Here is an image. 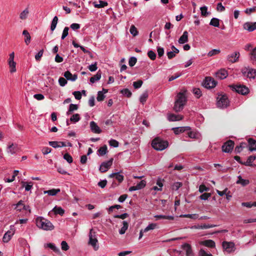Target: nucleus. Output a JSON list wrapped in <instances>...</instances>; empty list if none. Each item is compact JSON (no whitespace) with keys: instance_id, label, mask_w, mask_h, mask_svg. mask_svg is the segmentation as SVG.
I'll list each match as a JSON object with an SVG mask.
<instances>
[{"instance_id":"obj_1","label":"nucleus","mask_w":256,"mask_h":256,"mask_svg":"<svg viewBox=\"0 0 256 256\" xmlns=\"http://www.w3.org/2000/svg\"><path fill=\"white\" fill-rule=\"evenodd\" d=\"M186 90H184L178 94L174 106V110L176 112H179L184 108L187 100L186 96Z\"/></svg>"},{"instance_id":"obj_2","label":"nucleus","mask_w":256,"mask_h":256,"mask_svg":"<svg viewBox=\"0 0 256 256\" xmlns=\"http://www.w3.org/2000/svg\"><path fill=\"white\" fill-rule=\"evenodd\" d=\"M36 224L38 227L45 230H52L54 228V226L48 220L40 216L36 220Z\"/></svg>"},{"instance_id":"obj_3","label":"nucleus","mask_w":256,"mask_h":256,"mask_svg":"<svg viewBox=\"0 0 256 256\" xmlns=\"http://www.w3.org/2000/svg\"><path fill=\"white\" fill-rule=\"evenodd\" d=\"M168 143L166 140H164L158 138L152 140V148L157 150H162L168 146Z\"/></svg>"},{"instance_id":"obj_4","label":"nucleus","mask_w":256,"mask_h":256,"mask_svg":"<svg viewBox=\"0 0 256 256\" xmlns=\"http://www.w3.org/2000/svg\"><path fill=\"white\" fill-rule=\"evenodd\" d=\"M88 236L89 240L88 244L92 246L95 250H97L99 248L98 244V240L96 237V232L94 231L93 229L92 228L90 230Z\"/></svg>"},{"instance_id":"obj_5","label":"nucleus","mask_w":256,"mask_h":256,"mask_svg":"<svg viewBox=\"0 0 256 256\" xmlns=\"http://www.w3.org/2000/svg\"><path fill=\"white\" fill-rule=\"evenodd\" d=\"M229 105V100L226 95L219 94L217 97V106L220 108H226Z\"/></svg>"},{"instance_id":"obj_6","label":"nucleus","mask_w":256,"mask_h":256,"mask_svg":"<svg viewBox=\"0 0 256 256\" xmlns=\"http://www.w3.org/2000/svg\"><path fill=\"white\" fill-rule=\"evenodd\" d=\"M230 87L233 91L241 94L242 95H246L249 92V89L248 87L244 85H230Z\"/></svg>"},{"instance_id":"obj_7","label":"nucleus","mask_w":256,"mask_h":256,"mask_svg":"<svg viewBox=\"0 0 256 256\" xmlns=\"http://www.w3.org/2000/svg\"><path fill=\"white\" fill-rule=\"evenodd\" d=\"M242 72L244 76L250 78H254L256 76V70L249 68H244L242 70Z\"/></svg>"},{"instance_id":"obj_8","label":"nucleus","mask_w":256,"mask_h":256,"mask_svg":"<svg viewBox=\"0 0 256 256\" xmlns=\"http://www.w3.org/2000/svg\"><path fill=\"white\" fill-rule=\"evenodd\" d=\"M217 82L211 77H206L202 82L203 86L206 88H212L216 86Z\"/></svg>"},{"instance_id":"obj_9","label":"nucleus","mask_w":256,"mask_h":256,"mask_svg":"<svg viewBox=\"0 0 256 256\" xmlns=\"http://www.w3.org/2000/svg\"><path fill=\"white\" fill-rule=\"evenodd\" d=\"M113 160L114 158H111L109 160L102 162L100 167V172L102 173L107 172L112 166Z\"/></svg>"},{"instance_id":"obj_10","label":"nucleus","mask_w":256,"mask_h":256,"mask_svg":"<svg viewBox=\"0 0 256 256\" xmlns=\"http://www.w3.org/2000/svg\"><path fill=\"white\" fill-rule=\"evenodd\" d=\"M234 143L232 140H228L225 142L222 146V150L224 152H230L234 146Z\"/></svg>"},{"instance_id":"obj_11","label":"nucleus","mask_w":256,"mask_h":256,"mask_svg":"<svg viewBox=\"0 0 256 256\" xmlns=\"http://www.w3.org/2000/svg\"><path fill=\"white\" fill-rule=\"evenodd\" d=\"M223 248L228 253H230L234 251V244L232 242H228L224 241L222 244Z\"/></svg>"},{"instance_id":"obj_12","label":"nucleus","mask_w":256,"mask_h":256,"mask_svg":"<svg viewBox=\"0 0 256 256\" xmlns=\"http://www.w3.org/2000/svg\"><path fill=\"white\" fill-rule=\"evenodd\" d=\"M240 56V54L238 52H236L232 54H228L227 56V60L232 62V63H234L237 62L238 60V58Z\"/></svg>"},{"instance_id":"obj_13","label":"nucleus","mask_w":256,"mask_h":256,"mask_svg":"<svg viewBox=\"0 0 256 256\" xmlns=\"http://www.w3.org/2000/svg\"><path fill=\"white\" fill-rule=\"evenodd\" d=\"M243 28L244 30H247L248 32H252L254 30H256V22H245L243 25Z\"/></svg>"},{"instance_id":"obj_14","label":"nucleus","mask_w":256,"mask_h":256,"mask_svg":"<svg viewBox=\"0 0 256 256\" xmlns=\"http://www.w3.org/2000/svg\"><path fill=\"white\" fill-rule=\"evenodd\" d=\"M90 130L92 132L95 134H100L102 132V130L100 127L98 126L96 123L94 121H92L90 124Z\"/></svg>"},{"instance_id":"obj_15","label":"nucleus","mask_w":256,"mask_h":256,"mask_svg":"<svg viewBox=\"0 0 256 256\" xmlns=\"http://www.w3.org/2000/svg\"><path fill=\"white\" fill-rule=\"evenodd\" d=\"M172 130L176 134H178L180 133L184 132L186 131H189L190 130V126H183L172 128Z\"/></svg>"},{"instance_id":"obj_16","label":"nucleus","mask_w":256,"mask_h":256,"mask_svg":"<svg viewBox=\"0 0 256 256\" xmlns=\"http://www.w3.org/2000/svg\"><path fill=\"white\" fill-rule=\"evenodd\" d=\"M182 248L186 252V256H193V252L190 244L185 243L182 246Z\"/></svg>"},{"instance_id":"obj_17","label":"nucleus","mask_w":256,"mask_h":256,"mask_svg":"<svg viewBox=\"0 0 256 256\" xmlns=\"http://www.w3.org/2000/svg\"><path fill=\"white\" fill-rule=\"evenodd\" d=\"M228 75V72L224 69H221L216 73V76L220 80L226 78Z\"/></svg>"},{"instance_id":"obj_18","label":"nucleus","mask_w":256,"mask_h":256,"mask_svg":"<svg viewBox=\"0 0 256 256\" xmlns=\"http://www.w3.org/2000/svg\"><path fill=\"white\" fill-rule=\"evenodd\" d=\"M64 76L66 78L67 80H70L72 81H75L78 78L77 74H72L68 70H67L66 72H64Z\"/></svg>"},{"instance_id":"obj_19","label":"nucleus","mask_w":256,"mask_h":256,"mask_svg":"<svg viewBox=\"0 0 256 256\" xmlns=\"http://www.w3.org/2000/svg\"><path fill=\"white\" fill-rule=\"evenodd\" d=\"M19 150V148L16 144H12L10 145L8 148V152L11 154L16 153Z\"/></svg>"},{"instance_id":"obj_20","label":"nucleus","mask_w":256,"mask_h":256,"mask_svg":"<svg viewBox=\"0 0 256 256\" xmlns=\"http://www.w3.org/2000/svg\"><path fill=\"white\" fill-rule=\"evenodd\" d=\"M14 230L8 231L4 236L2 240L4 242H8L11 239L12 236L14 234Z\"/></svg>"},{"instance_id":"obj_21","label":"nucleus","mask_w":256,"mask_h":256,"mask_svg":"<svg viewBox=\"0 0 256 256\" xmlns=\"http://www.w3.org/2000/svg\"><path fill=\"white\" fill-rule=\"evenodd\" d=\"M188 32L184 31L182 35L178 39V42L180 44H183L188 42Z\"/></svg>"},{"instance_id":"obj_22","label":"nucleus","mask_w":256,"mask_h":256,"mask_svg":"<svg viewBox=\"0 0 256 256\" xmlns=\"http://www.w3.org/2000/svg\"><path fill=\"white\" fill-rule=\"evenodd\" d=\"M108 177L110 178H115L120 183L122 182L124 180V176L120 174L119 172L112 173L109 175Z\"/></svg>"},{"instance_id":"obj_23","label":"nucleus","mask_w":256,"mask_h":256,"mask_svg":"<svg viewBox=\"0 0 256 256\" xmlns=\"http://www.w3.org/2000/svg\"><path fill=\"white\" fill-rule=\"evenodd\" d=\"M30 14L28 8H26L23 11H22L20 14V18L22 20H26Z\"/></svg>"},{"instance_id":"obj_24","label":"nucleus","mask_w":256,"mask_h":256,"mask_svg":"<svg viewBox=\"0 0 256 256\" xmlns=\"http://www.w3.org/2000/svg\"><path fill=\"white\" fill-rule=\"evenodd\" d=\"M249 150L250 151L256 150V140L253 138H250L248 140Z\"/></svg>"},{"instance_id":"obj_25","label":"nucleus","mask_w":256,"mask_h":256,"mask_svg":"<svg viewBox=\"0 0 256 256\" xmlns=\"http://www.w3.org/2000/svg\"><path fill=\"white\" fill-rule=\"evenodd\" d=\"M60 192V188H52L50 190L44 191V194H47L49 196H56L57 194L59 193Z\"/></svg>"},{"instance_id":"obj_26","label":"nucleus","mask_w":256,"mask_h":256,"mask_svg":"<svg viewBox=\"0 0 256 256\" xmlns=\"http://www.w3.org/2000/svg\"><path fill=\"white\" fill-rule=\"evenodd\" d=\"M256 159V156H248V158L247 161L246 162H244V165L246 166H252V162Z\"/></svg>"},{"instance_id":"obj_27","label":"nucleus","mask_w":256,"mask_h":256,"mask_svg":"<svg viewBox=\"0 0 256 256\" xmlns=\"http://www.w3.org/2000/svg\"><path fill=\"white\" fill-rule=\"evenodd\" d=\"M44 248H48L52 250L54 252L56 253L60 252V250L54 244L52 243H48L46 244L44 246Z\"/></svg>"},{"instance_id":"obj_28","label":"nucleus","mask_w":256,"mask_h":256,"mask_svg":"<svg viewBox=\"0 0 256 256\" xmlns=\"http://www.w3.org/2000/svg\"><path fill=\"white\" fill-rule=\"evenodd\" d=\"M102 76V72L99 70L97 72L96 74L90 78V82L92 83H94L96 81L100 80Z\"/></svg>"},{"instance_id":"obj_29","label":"nucleus","mask_w":256,"mask_h":256,"mask_svg":"<svg viewBox=\"0 0 256 256\" xmlns=\"http://www.w3.org/2000/svg\"><path fill=\"white\" fill-rule=\"evenodd\" d=\"M202 244L208 248H214L215 246L214 242L211 240H208L203 241Z\"/></svg>"},{"instance_id":"obj_30","label":"nucleus","mask_w":256,"mask_h":256,"mask_svg":"<svg viewBox=\"0 0 256 256\" xmlns=\"http://www.w3.org/2000/svg\"><path fill=\"white\" fill-rule=\"evenodd\" d=\"M99 4H97L96 2H93L94 6L96 8H102L108 6V4L106 2L99 0Z\"/></svg>"},{"instance_id":"obj_31","label":"nucleus","mask_w":256,"mask_h":256,"mask_svg":"<svg viewBox=\"0 0 256 256\" xmlns=\"http://www.w3.org/2000/svg\"><path fill=\"white\" fill-rule=\"evenodd\" d=\"M22 34L24 36V42H26V44L28 45L30 43V38H31V37H30V36L29 34V32H28V30H24L23 32H22Z\"/></svg>"},{"instance_id":"obj_32","label":"nucleus","mask_w":256,"mask_h":256,"mask_svg":"<svg viewBox=\"0 0 256 256\" xmlns=\"http://www.w3.org/2000/svg\"><path fill=\"white\" fill-rule=\"evenodd\" d=\"M249 183V180H244L240 176H238V180L236 181V184H240L242 186H246L248 185Z\"/></svg>"},{"instance_id":"obj_33","label":"nucleus","mask_w":256,"mask_h":256,"mask_svg":"<svg viewBox=\"0 0 256 256\" xmlns=\"http://www.w3.org/2000/svg\"><path fill=\"white\" fill-rule=\"evenodd\" d=\"M78 109V106L75 104H70L69 106V108L66 112V115L68 116L71 114L74 110H76Z\"/></svg>"},{"instance_id":"obj_34","label":"nucleus","mask_w":256,"mask_h":256,"mask_svg":"<svg viewBox=\"0 0 256 256\" xmlns=\"http://www.w3.org/2000/svg\"><path fill=\"white\" fill-rule=\"evenodd\" d=\"M21 184H22V187L24 188L25 190L26 191L30 190L32 187V182H30L29 183H27L26 182L22 181L21 182Z\"/></svg>"},{"instance_id":"obj_35","label":"nucleus","mask_w":256,"mask_h":256,"mask_svg":"<svg viewBox=\"0 0 256 256\" xmlns=\"http://www.w3.org/2000/svg\"><path fill=\"white\" fill-rule=\"evenodd\" d=\"M216 226L214 225V224H204L203 225L195 226L194 228H198V229H207V228H214Z\"/></svg>"},{"instance_id":"obj_36","label":"nucleus","mask_w":256,"mask_h":256,"mask_svg":"<svg viewBox=\"0 0 256 256\" xmlns=\"http://www.w3.org/2000/svg\"><path fill=\"white\" fill-rule=\"evenodd\" d=\"M53 212L56 214H60L62 216L64 213V210L61 207L55 206L53 210Z\"/></svg>"},{"instance_id":"obj_37","label":"nucleus","mask_w":256,"mask_h":256,"mask_svg":"<svg viewBox=\"0 0 256 256\" xmlns=\"http://www.w3.org/2000/svg\"><path fill=\"white\" fill-rule=\"evenodd\" d=\"M247 146L246 142H242L239 146H237L235 148V152L236 153H240L243 148Z\"/></svg>"},{"instance_id":"obj_38","label":"nucleus","mask_w":256,"mask_h":256,"mask_svg":"<svg viewBox=\"0 0 256 256\" xmlns=\"http://www.w3.org/2000/svg\"><path fill=\"white\" fill-rule=\"evenodd\" d=\"M58 18L57 16H55L52 20V23H51V26H50V30L53 32L56 26V24H58Z\"/></svg>"},{"instance_id":"obj_39","label":"nucleus","mask_w":256,"mask_h":256,"mask_svg":"<svg viewBox=\"0 0 256 256\" xmlns=\"http://www.w3.org/2000/svg\"><path fill=\"white\" fill-rule=\"evenodd\" d=\"M122 224L123 226L119 231V232L120 234H124L126 232L128 226V222H126V221H124Z\"/></svg>"},{"instance_id":"obj_40","label":"nucleus","mask_w":256,"mask_h":256,"mask_svg":"<svg viewBox=\"0 0 256 256\" xmlns=\"http://www.w3.org/2000/svg\"><path fill=\"white\" fill-rule=\"evenodd\" d=\"M154 218H156V220L160 219H166L169 220H174V217L171 216H164V215H156L154 216Z\"/></svg>"},{"instance_id":"obj_41","label":"nucleus","mask_w":256,"mask_h":256,"mask_svg":"<svg viewBox=\"0 0 256 256\" xmlns=\"http://www.w3.org/2000/svg\"><path fill=\"white\" fill-rule=\"evenodd\" d=\"M210 24L215 27H219L220 20L217 18H212L210 20Z\"/></svg>"},{"instance_id":"obj_42","label":"nucleus","mask_w":256,"mask_h":256,"mask_svg":"<svg viewBox=\"0 0 256 256\" xmlns=\"http://www.w3.org/2000/svg\"><path fill=\"white\" fill-rule=\"evenodd\" d=\"M157 227V224L156 223H152L148 225V226H146L144 230V232H148V231L150 230H152L156 228Z\"/></svg>"},{"instance_id":"obj_43","label":"nucleus","mask_w":256,"mask_h":256,"mask_svg":"<svg viewBox=\"0 0 256 256\" xmlns=\"http://www.w3.org/2000/svg\"><path fill=\"white\" fill-rule=\"evenodd\" d=\"M98 152L100 156H104L108 152L107 150V146L106 145H104V146L100 147L98 150Z\"/></svg>"},{"instance_id":"obj_44","label":"nucleus","mask_w":256,"mask_h":256,"mask_svg":"<svg viewBox=\"0 0 256 256\" xmlns=\"http://www.w3.org/2000/svg\"><path fill=\"white\" fill-rule=\"evenodd\" d=\"M220 49H213L208 52V56L209 57L212 56L220 54Z\"/></svg>"},{"instance_id":"obj_45","label":"nucleus","mask_w":256,"mask_h":256,"mask_svg":"<svg viewBox=\"0 0 256 256\" xmlns=\"http://www.w3.org/2000/svg\"><path fill=\"white\" fill-rule=\"evenodd\" d=\"M80 116L78 114H73L70 118V122H76L80 120Z\"/></svg>"},{"instance_id":"obj_46","label":"nucleus","mask_w":256,"mask_h":256,"mask_svg":"<svg viewBox=\"0 0 256 256\" xmlns=\"http://www.w3.org/2000/svg\"><path fill=\"white\" fill-rule=\"evenodd\" d=\"M121 94L126 96L128 98H130L132 96V92L128 88H124L120 91Z\"/></svg>"},{"instance_id":"obj_47","label":"nucleus","mask_w":256,"mask_h":256,"mask_svg":"<svg viewBox=\"0 0 256 256\" xmlns=\"http://www.w3.org/2000/svg\"><path fill=\"white\" fill-rule=\"evenodd\" d=\"M148 97V94L147 92H145L142 94V95L140 96V100L141 103L142 104L145 102L147 100V98Z\"/></svg>"},{"instance_id":"obj_48","label":"nucleus","mask_w":256,"mask_h":256,"mask_svg":"<svg viewBox=\"0 0 256 256\" xmlns=\"http://www.w3.org/2000/svg\"><path fill=\"white\" fill-rule=\"evenodd\" d=\"M72 44L73 46H74V47L76 48H80V49L82 50V52L84 53H86V54L89 53L88 50H86L84 46H80L78 44L76 43L74 41H73Z\"/></svg>"},{"instance_id":"obj_49","label":"nucleus","mask_w":256,"mask_h":256,"mask_svg":"<svg viewBox=\"0 0 256 256\" xmlns=\"http://www.w3.org/2000/svg\"><path fill=\"white\" fill-rule=\"evenodd\" d=\"M106 96L104 95V94L102 91H99L98 92V96L96 98L98 102H101L104 100Z\"/></svg>"},{"instance_id":"obj_50","label":"nucleus","mask_w":256,"mask_h":256,"mask_svg":"<svg viewBox=\"0 0 256 256\" xmlns=\"http://www.w3.org/2000/svg\"><path fill=\"white\" fill-rule=\"evenodd\" d=\"M130 32L134 36H136L138 34V31L137 30L136 28L134 25H132L130 30Z\"/></svg>"},{"instance_id":"obj_51","label":"nucleus","mask_w":256,"mask_h":256,"mask_svg":"<svg viewBox=\"0 0 256 256\" xmlns=\"http://www.w3.org/2000/svg\"><path fill=\"white\" fill-rule=\"evenodd\" d=\"M64 158L66 160L69 164L72 163L73 160L72 156L68 153H66L64 154Z\"/></svg>"},{"instance_id":"obj_52","label":"nucleus","mask_w":256,"mask_h":256,"mask_svg":"<svg viewBox=\"0 0 256 256\" xmlns=\"http://www.w3.org/2000/svg\"><path fill=\"white\" fill-rule=\"evenodd\" d=\"M148 56L149 57V58L152 60H154L156 58V53L152 50L148 51Z\"/></svg>"},{"instance_id":"obj_53","label":"nucleus","mask_w":256,"mask_h":256,"mask_svg":"<svg viewBox=\"0 0 256 256\" xmlns=\"http://www.w3.org/2000/svg\"><path fill=\"white\" fill-rule=\"evenodd\" d=\"M142 84L143 82L142 80H138L133 82V86L135 88L138 89L142 86Z\"/></svg>"},{"instance_id":"obj_54","label":"nucleus","mask_w":256,"mask_h":256,"mask_svg":"<svg viewBox=\"0 0 256 256\" xmlns=\"http://www.w3.org/2000/svg\"><path fill=\"white\" fill-rule=\"evenodd\" d=\"M146 185V182L144 180H142L136 185V186L138 190L145 187Z\"/></svg>"},{"instance_id":"obj_55","label":"nucleus","mask_w":256,"mask_h":256,"mask_svg":"<svg viewBox=\"0 0 256 256\" xmlns=\"http://www.w3.org/2000/svg\"><path fill=\"white\" fill-rule=\"evenodd\" d=\"M108 143L111 146H113L114 148L118 147L119 144L117 140L114 139H112L110 140H109Z\"/></svg>"},{"instance_id":"obj_56","label":"nucleus","mask_w":256,"mask_h":256,"mask_svg":"<svg viewBox=\"0 0 256 256\" xmlns=\"http://www.w3.org/2000/svg\"><path fill=\"white\" fill-rule=\"evenodd\" d=\"M8 64H9L10 68V72H16V62H10L8 63Z\"/></svg>"},{"instance_id":"obj_57","label":"nucleus","mask_w":256,"mask_h":256,"mask_svg":"<svg viewBox=\"0 0 256 256\" xmlns=\"http://www.w3.org/2000/svg\"><path fill=\"white\" fill-rule=\"evenodd\" d=\"M68 27L66 26L64 28L61 38L62 40H64L66 38V37L68 36Z\"/></svg>"},{"instance_id":"obj_58","label":"nucleus","mask_w":256,"mask_h":256,"mask_svg":"<svg viewBox=\"0 0 256 256\" xmlns=\"http://www.w3.org/2000/svg\"><path fill=\"white\" fill-rule=\"evenodd\" d=\"M136 62H137V59L136 58L131 57L129 59L128 64H129L130 66H133L136 64Z\"/></svg>"},{"instance_id":"obj_59","label":"nucleus","mask_w":256,"mask_h":256,"mask_svg":"<svg viewBox=\"0 0 256 256\" xmlns=\"http://www.w3.org/2000/svg\"><path fill=\"white\" fill-rule=\"evenodd\" d=\"M202 16H206L208 14V8L206 6H202L200 8Z\"/></svg>"},{"instance_id":"obj_60","label":"nucleus","mask_w":256,"mask_h":256,"mask_svg":"<svg viewBox=\"0 0 256 256\" xmlns=\"http://www.w3.org/2000/svg\"><path fill=\"white\" fill-rule=\"evenodd\" d=\"M44 54V50H41L36 56L35 59L36 61H40Z\"/></svg>"},{"instance_id":"obj_61","label":"nucleus","mask_w":256,"mask_h":256,"mask_svg":"<svg viewBox=\"0 0 256 256\" xmlns=\"http://www.w3.org/2000/svg\"><path fill=\"white\" fill-rule=\"evenodd\" d=\"M199 256H213L211 254L206 252L204 250L200 249L199 253Z\"/></svg>"},{"instance_id":"obj_62","label":"nucleus","mask_w":256,"mask_h":256,"mask_svg":"<svg viewBox=\"0 0 256 256\" xmlns=\"http://www.w3.org/2000/svg\"><path fill=\"white\" fill-rule=\"evenodd\" d=\"M58 82L60 86H64L67 84V80L66 79L60 77L58 79Z\"/></svg>"},{"instance_id":"obj_63","label":"nucleus","mask_w":256,"mask_h":256,"mask_svg":"<svg viewBox=\"0 0 256 256\" xmlns=\"http://www.w3.org/2000/svg\"><path fill=\"white\" fill-rule=\"evenodd\" d=\"M193 92L198 98H199L202 95L201 91H200V89L198 88H194Z\"/></svg>"},{"instance_id":"obj_64","label":"nucleus","mask_w":256,"mask_h":256,"mask_svg":"<svg viewBox=\"0 0 256 256\" xmlns=\"http://www.w3.org/2000/svg\"><path fill=\"white\" fill-rule=\"evenodd\" d=\"M182 186V183L180 182H176L172 186L173 190H177L180 187Z\"/></svg>"}]
</instances>
